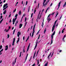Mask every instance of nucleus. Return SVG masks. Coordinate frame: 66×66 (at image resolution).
<instances>
[{"mask_svg":"<svg viewBox=\"0 0 66 66\" xmlns=\"http://www.w3.org/2000/svg\"><path fill=\"white\" fill-rule=\"evenodd\" d=\"M36 26V24H35V25L34 26L33 28V30H34V29H35V26Z\"/></svg>","mask_w":66,"mask_h":66,"instance_id":"obj_14","label":"nucleus"},{"mask_svg":"<svg viewBox=\"0 0 66 66\" xmlns=\"http://www.w3.org/2000/svg\"><path fill=\"white\" fill-rule=\"evenodd\" d=\"M61 1H60L59 3V4H58V9H57V10H59V8L60 7V4H61Z\"/></svg>","mask_w":66,"mask_h":66,"instance_id":"obj_6","label":"nucleus"},{"mask_svg":"<svg viewBox=\"0 0 66 66\" xmlns=\"http://www.w3.org/2000/svg\"><path fill=\"white\" fill-rule=\"evenodd\" d=\"M46 28H45L44 31V33L45 34V33H46Z\"/></svg>","mask_w":66,"mask_h":66,"instance_id":"obj_18","label":"nucleus"},{"mask_svg":"<svg viewBox=\"0 0 66 66\" xmlns=\"http://www.w3.org/2000/svg\"><path fill=\"white\" fill-rule=\"evenodd\" d=\"M23 1H22V4H23Z\"/></svg>","mask_w":66,"mask_h":66,"instance_id":"obj_51","label":"nucleus"},{"mask_svg":"<svg viewBox=\"0 0 66 66\" xmlns=\"http://www.w3.org/2000/svg\"><path fill=\"white\" fill-rule=\"evenodd\" d=\"M36 54V52H35L34 55H35Z\"/></svg>","mask_w":66,"mask_h":66,"instance_id":"obj_60","label":"nucleus"},{"mask_svg":"<svg viewBox=\"0 0 66 66\" xmlns=\"http://www.w3.org/2000/svg\"><path fill=\"white\" fill-rule=\"evenodd\" d=\"M53 36H52V35H51V37H52V40H53Z\"/></svg>","mask_w":66,"mask_h":66,"instance_id":"obj_32","label":"nucleus"},{"mask_svg":"<svg viewBox=\"0 0 66 66\" xmlns=\"http://www.w3.org/2000/svg\"><path fill=\"white\" fill-rule=\"evenodd\" d=\"M34 33H35V31L33 30V32L32 34L31 37H33V35H34Z\"/></svg>","mask_w":66,"mask_h":66,"instance_id":"obj_11","label":"nucleus"},{"mask_svg":"<svg viewBox=\"0 0 66 66\" xmlns=\"http://www.w3.org/2000/svg\"><path fill=\"white\" fill-rule=\"evenodd\" d=\"M49 1H50V0H48L47 2H46L45 4V2H44V1L43 3V6H45V5L46 6V5H47L48 3V2H49Z\"/></svg>","mask_w":66,"mask_h":66,"instance_id":"obj_1","label":"nucleus"},{"mask_svg":"<svg viewBox=\"0 0 66 66\" xmlns=\"http://www.w3.org/2000/svg\"><path fill=\"white\" fill-rule=\"evenodd\" d=\"M16 9H15L13 11V13H14V12H16Z\"/></svg>","mask_w":66,"mask_h":66,"instance_id":"obj_29","label":"nucleus"},{"mask_svg":"<svg viewBox=\"0 0 66 66\" xmlns=\"http://www.w3.org/2000/svg\"><path fill=\"white\" fill-rule=\"evenodd\" d=\"M17 16H18V14H16V15H15V18H16L17 19Z\"/></svg>","mask_w":66,"mask_h":66,"instance_id":"obj_19","label":"nucleus"},{"mask_svg":"<svg viewBox=\"0 0 66 66\" xmlns=\"http://www.w3.org/2000/svg\"><path fill=\"white\" fill-rule=\"evenodd\" d=\"M57 20H56L55 21V23H56V22H57Z\"/></svg>","mask_w":66,"mask_h":66,"instance_id":"obj_39","label":"nucleus"},{"mask_svg":"<svg viewBox=\"0 0 66 66\" xmlns=\"http://www.w3.org/2000/svg\"><path fill=\"white\" fill-rule=\"evenodd\" d=\"M39 3L38 4V7H39Z\"/></svg>","mask_w":66,"mask_h":66,"instance_id":"obj_45","label":"nucleus"},{"mask_svg":"<svg viewBox=\"0 0 66 66\" xmlns=\"http://www.w3.org/2000/svg\"><path fill=\"white\" fill-rule=\"evenodd\" d=\"M47 65H48V62H47V63H46L45 64L44 66H47Z\"/></svg>","mask_w":66,"mask_h":66,"instance_id":"obj_27","label":"nucleus"},{"mask_svg":"<svg viewBox=\"0 0 66 66\" xmlns=\"http://www.w3.org/2000/svg\"><path fill=\"white\" fill-rule=\"evenodd\" d=\"M33 13H32L31 15V18H32V16H33Z\"/></svg>","mask_w":66,"mask_h":66,"instance_id":"obj_34","label":"nucleus"},{"mask_svg":"<svg viewBox=\"0 0 66 66\" xmlns=\"http://www.w3.org/2000/svg\"><path fill=\"white\" fill-rule=\"evenodd\" d=\"M11 29V26H9V29H8V30H9Z\"/></svg>","mask_w":66,"mask_h":66,"instance_id":"obj_50","label":"nucleus"},{"mask_svg":"<svg viewBox=\"0 0 66 66\" xmlns=\"http://www.w3.org/2000/svg\"><path fill=\"white\" fill-rule=\"evenodd\" d=\"M48 9L49 10V9H50V8H49V7H48L46 10L48 11Z\"/></svg>","mask_w":66,"mask_h":66,"instance_id":"obj_49","label":"nucleus"},{"mask_svg":"<svg viewBox=\"0 0 66 66\" xmlns=\"http://www.w3.org/2000/svg\"><path fill=\"white\" fill-rule=\"evenodd\" d=\"M32 58V56H31V58L29 60V62H30V61H31V58Z\"/></svg>","mask_w":66,"mask_h":66,"instance_id":"obj_54","label":"nucleus"},{"mask_svg":"<svg viewBox=\"0 0 66 66\" xmlns=\"http://www.w3.org/2000/svg\"><path fill=\"white\" fill-rule=\"evenodd\" d=\"M19 14L20 15H21V11H19Z\"/></svg>","mask_w":66,"mask_h":66,"instance_id":"obj_21","label":"nucleus"},{"mask_svg":"<svg viewBox=\"0 0 66 66\" xmlns=\"http://www.w3.org/2000/svg\"><path fill=\"white\" fill-rule=\"evenodd\" d=\"M2 43H4V39L2 41Z\"/></svg>","mask_w":66,"mask_h":66,"instance_id":"obj_64","label":"nucleus"},{"mask_svg":"<svg viewBox=\"0 0 66 66\" xmlns=\"http://www.w3.org/2000/svg\"><path fill=\"white\" fill-rule=\"evenodd\" d=\"M39 31H40V30H39V31L36 34V35H37V34H38V33H39Z\"/></svg>","mask_w":66,"mask_h":66,"instance_id":"obj_30","label":"nucleus"},{"mask_svg":"<svg viewBox=\"0 0 66 66\" xmlns=\"http://www.w3.org/2000/svg\"><path fill=\"white\" fill-rule=\"evenodd\" d=\"M15 38H13V42L12 43V46H14V43H15Z\"/></svg>","mask_w":66,"mask_h":66,"instance_id":"obj_4","label":"nucleus"},{"mask_svg":"<svg viewBox=\"0 0 66 66\" xmlns=\"http://www.w3.org/2000/svg\"><path fill=\"white\" fill-rule=\"evenodd\" d=\"M62 51V50H60L59 52H61Z\"/></svg>","mask_w":66,"mask_h":66,"instance_id":"obj_62","label":"nucleus"},{"mask_svg":"<svg viewBox=\"0 0 66 66\" xmlns=\"http://www.w3.org/2000/svg\"><path fill=\"white\" fill-rule=\"evenodd\" d=\"M16 30V29H15L13 31V34H14V33H15V30Z\"/></svg>","mask_w":66,"mask_h":66,"instance_id":"obj_24","label":"nucleus"},{"mask_svg":"<svg viewBox=\"0 0 66 66\" xmlns=\"http://www.w3.org/2000/svg\"><path fill=\"white\" fill-rule=\"evenodd\" d=\"M23 52H24V53L25 52V51L24 49H23Z\"/></svg>","mask_w":66,"mask_h":66,"instance_id":"obj_42","label":"nucleus"},{"mask_svg":"<svg viewBox=\"0 0 66 66\" xmlns=\"http://www.w3.org/2000/svg\"><path fill=\"white\" fill-rule=\"evenodd\" d=\"M30 43L29 44V45L28 46V48H27V51H29V48H30Z\"/></svg>","mask_w":66,"mask_h":66,"instance_id":"obj_2","label":"nucleus"},{"mask_svg":"<svg viewBox=\"0 0 66 66\" xmlns=\"http://www.w3.org/2000/svg\"><path fill=\"white\" fill-rule=\"evenodd\" d=\"M28 54L27 55V56L26 57V59H25V61H24V62H26V60H27V57H28Z\"/></svg>","mask_w":66,"mask_h":66,"instance_id":"obj_13","label":"nucleus"},{"mask_svg":"<svg viewBox=\"0 0 66 66\" xmlns=\"http://www.w3.org/2000/svg\"><path fill=\"white\" fill-rule=\"evenodd\" d=\"M65 37H66V35H65L63 36V38H65Z\"/></svg>","mask_w":66,"mask_h":66,"instance_id":"obj_57","label":"nucleus"},{"mask_svg":"<svg viewBox=\"0 0 66 66\" xmlns=\"http://www.w3.org/2000/svg\"><path fill=\"white\" fill-rule=\"evenodd\" d=\"M16 18H15V19L13 18V20H12V22H15V20H16Z\"/></svg>","mask_w":66,"mask_h":66,"instance_id":"obj_10","label":"nucleus"},{"mask_svg":"<svg viewBox=\"0 0 66 66\" xmlns=\"http://www.w3.org/2000/svg\"><path fill=\"white\" fill-rule=\"evenodd\" d=\"M38 18H39V17L38 16L37 17V20L38 19Z\"/></svg>","mask_w":66,"mask_h":66,"instance_id":"obj_48","label":"nucleus"},{"mask_svg":"<svg viewBox=\"0 0 66 66\" xmlns=\"http://www.w3.org/2000/svg\"><path fill=\"white\" fill-rule=\"evenodd\" d=\"M30 7L29 6V9H28V12H29V10H30Z\"/></svg>","mask_w":66,"mask_h":66,"instance_id":"obj_43","label":"nucleus"},{"mask_svg":"<svg viewBox=\"0 0 66 66\" xmlns=\"http://www.w3.org/2000/svg\"><path fill=\"white\" fill-rule=\"evenodd\" d=\"M39 60H38V62H37V65H38L39 64Z\"/></svg>","mask_w":66,"mask_h":66,"instance_id":"obj_36","label":"nucleus"},{"mask_svg":"<svg viewBox=\"0 0 66 66\" xmlns=\"http://www.w3.org/2000/svg\"><path fill=\"white\" fill-rule=\"evenodd\" d=\"M22 24L20 23V24L19 26V28L20 29V28H21L22 27Z\"/></svg>","mask_w":66,"mask_h":66,"instance_id":"obj_9","label":"nucleus"},{"mask_svg":"<svg viewBox=\"0 0 66 66\" xmlns=\"http://www.w3.org/2000/svg\"><path fill=\"white\" fill-rule=\"evenodd\" d=\"M7 3H6V4H5L4 5V6H3V8H5L6 7V6H7Z\"/></svg>","mask_w":66,"mask_h":66,"instance_id":"obj_7","label":"nucleus"},{"mask_svg":"<svg viewBox=\"0 0 66 66\" xmlns=\"http://www.w3.org/2000/svg\"><path fill=\"white\" fill-rule=\"evenodd\" d=\"M3 17V16L2 15H1V19H2V18Z\"/></svg>","mask_w":66,"mask_h":66,"instance_id":"obj_44","label":"nucleus"},{"mask_svg":"<svg viewBox=\"0 0 66 66\" xmlns=\"http://www.w3.org/2000/svg\"><path fill=\"white\" fill-rule=\"evenodd\" d=\"M54 12L52 14H51V15H54Z\"/></svg>","mask_w":66,"mask_h":66,"instance_id":"obj_41","label":"nucleus"},{"mask_svg":"<svg viewBox=\"0 0 66 66\" xmlns=\"http://www.w3.org/2000/svg\"><path fill=\"white\" fill-rule=\"evenodd\" d=\"M20 34H21V32L20 31L18 32L17 34L18 37H19V35H20Z\"/></svg>","mask_w":66,"mask_h":66,"instance_id":"obj_3","label":"nucleus"},{"mask_svg":"<svg viewBox=\"0 0 66 66\" xmlns=\"http://www.w3.org/2000/svg\"><path fill=\"white\" fill-rule=\"evenodd\" d=\"M2 48V45H1V46H0V50H1Z\"/></svg>","mask_w":66,"mask_h":66,"instance_id":"obj_23","label":"nucleus"},{"mask_svg":"<svg viewBox=\"0 0 66 66\" xmlns=\"http://www.w3.org/2000/svg\"><path fill=\"white\" fill-rule=\"evenodd\" d=\"M12 22V21H11V19H10V21H9V22L10 23Z\"/></svg>","mask_w":66,"mask_h":66,"instance_id":"obj_47","label":"nucleus"},{"mask_svg":"<svg viewBox=\"0 0 66 66\" xmlns=\"http://www.w3.org/2000/svg\"><path fill=\"white\" fill-rule=\"evenodd\" d=\"M6 13V10H5L3 12V14H5Z\"/></svg>","mask_w":66,"mask_h":66,"instance_id":"obj_15","label":"nucleus"},{"mask_svg":"<svg viewBox=\"0 0 66 66\" xmlns=\"http://www.w3.org/2000/svg\"><path fill=\"white\" fill-rule=\"evenodd\" d=\"M55 31H54V32H53V34L52 35V36H53V35H54V34H55Z\"/></svg>","mask_w":66,"mask_h":66,"instance_id":"obj_17","label":"nucleus"},{"mask_svg":"<svg viewBox=\"0 0 66 66\" xmlns=\"http://www.w3.org/2000/svg\"><path fill=\"white\" fill-rule=\"evenodd\" d=\"M55 25H56V23H54V24L53 26H55Z\"/></svg>","mask_w":66,"mask_h":66,"instance_id":"obj_52","label":"nucleus"},{"mask_svg":"<svg viewBox=\"0 0 66 66\" xmlns=\"http://www.w3.org/2000/svg\"><path fill=\"white\" fill-rule=\"evenodd\" d=\"M38 42H36V45H37V44H38Z\"/></svg>","mask_w":66,"mask_h":66,"instance_id":"obj_55","label":"nucleus"},{"mask_svg":"<svg viewBox=\"0 0 66 66\" xmlns=\"http://www.w3.org/2000/svg\"><path fill=\"white\" fill-rule=\"evenodd\" d=\"M25 15H25V14H23V17H24V16H25Z\"/></svg>","mask_w":66,"mask_h":66,"instance_id":"obj_61","label":"nucleus"},{"mask_svg":"<svg viewBox=\"0 0 66 66\" xmlns=\"http://www.w3.org/2000/svg\"><path fill=\"white\" fill-rule=\"evenodd\" d=\"M29 36H28L27 39L26 40V42H27V41H28V40L29 39Z\"/></svg>","mask_w":66,"mask_h":66,"instance_id":"obj_26","label":"nucleus"},{"mask_svg":"<svg viewBox=\"0 0 66 66\" xmlns=\"http://www.w3.org/2000/svg\"><path fill=\"white\" fill-rule=\"evenodd\" d=\"M9 31V29H8L6 30V32H8V31Z\"/></svg>","mask_w":66,"mask_h":66,"instance_id":"obj_37","label":"nucleus"},{"mask_svg":"<svg viewBox=\"0 0 66 66\" xmlns=\"http://www.w3.org/2000/svg\"><path fill=\"white\" fill-rule=\"evenodd\" d=\"M19 38H18V41H17L16 43L17 44L19 42Z\"/></svg>","mask_w":66,"mask_h":66,"instance_id":"obj_22","label":"nucleus"},{"mask_svg":"<svg viewBox=\"0 0 66 66\" xmlns=\"http://www.w3.org/2000/svg\"><path fill=\"white\" fill-rule=\"evenodd\" d=\"M36 10H35V11H34V14H35V12H36Z\"/></svg>","mask_w":66,"mask_h":66,"instance_id":"obj_46","label":"nucleus"},{"mask_svg":"<svg viewBox=\"0 0 66 66\" xmlns=\"http://www.w3.org/2000/svg\"><path fill=\"white\" fill-rule=\"evenodd\" d=\"M27 22H26L25 23V26H24V27H26V25H27Z\"/></svg>","mask_w":66,"mask_h":66,"instance_id":"obj_35","label":"nucleus"},{"mask_svg":"<svg viewBox=\"0 0 66 66\" xmlns=\"http://www.w3.org/2000/svg\"><path fill=\"white\" fill-rule=\"evenodd\" d=\"M52 53V52H51V53H50V54L48 56V59H49L50 58H49V57L50 56V55H51V53Z\"/></svg>","mask_w":66,"mask_h":66,"instance_id":"obj_12","label":"nucleus"},{"mask_svg":"<svg viewBox=\"0 0 66 66\" xmlns=\"http://www.w3.org/2000/svg\"><path fill=\"white\" fill-rule=\"evenodd\" d=\"M44 19H43V22H42V27H43V26H44Z\"/></svg>","mask_w":66,"mask_h":66,"instance_id":"obj_16","label":"nucleus"},{"mask_svg":"<svg viewBox=\"0 0 66 66\" xmlns=\"http://www.w3.org/2000/svg\"><path fill=\"white\" fill-rule=\"evenodd\" d=\"M5 51H6V50H7L8 49V46L6 45V46L5 47Z\"/></svg>","mask_w":66,"mask_h":66,"instance_id":"obj_8","label":"nucleus"},{"mask_svg":"<svg viewBox=\"0 0 66 66\" xmlns=\"http://www.w3.org/2000/svg\"><path fill=\"white\" fill-rule=\"evenodd\" d=\"M3 19H2V20L0 21V23H1V22H2V21H3Z\"/></svg>","mask_w":66,"mask_h":66,"instance_id":"obj_25","label":"nucleus"},{"mask_svg":"<svg viewBox=\"0 0 66 66\" xmlns=\"http://www.w3.org/2000/svg\"><path fill=\"white\" fill-rule=\"evenodd\" d=\"M58 14H59V12H58L57 13V14H56V15L55 16V18H56V17H57V15H58Z\"/></svg>","mask_w":66,"mask_h":66,"instance_id":"obj_28","label":"nucleus"},{"mask_svg":"<svg viewBox=\"0 0 66 66\" xmlns=\"http://www.w3.org/2000/svg\"><path fill=\"white\" fill-rule=\"evenodd\" d=\"M51 15V14H50L48 16V17H49Z\"/></svg>","mask_w":66,"mask_h":66,"instance_id":"obj_53","label":"nucleus"},{"mask_svg":"<svg viewBox=\"0 0 66 66\" xmlns=\"http://www.w3.org/2000/svg\"><path fill=\"white\" fill-rule=\"evenodd\" d=\"M44 9H43L42 11V12H44Z\"/></svg>","mask_w":66,"mask_h":66,"instance_id":"obj_58","label":"nucleus"},{"mask_svg":"<svg viewBox=\"0 0 66 66\" xmlns=\"http://www.w3.org/2000/svg\"><path fill=\"white\" fill-rule=\"evenodd\" d=\"M35 64L34 63L32 66H35Z\"/></svg>","mask_w":66,"mask_h":66,"instance_id":"obj_40","label":"nucleus"},{"mask_svg":"<svg viewBox=\"0 0 66 66\" xmlns=\"http://www.w3.org/2000/svg\"><path fill=\"white\" fill-rule=\"evenodd\" d=\"M23 39L24 40V36L23 37Z\"/></svg>","mask_w":66,"mask_h":66,"instance_id":"obj_59","label":"nucleus"},{"mask_svg":"<svg viewBox=\"0 0 66 66\" xmlns=\"http://www.w3.org/2000/svg\"><path fill=\"white\" fill-rule=\"evenodd\" d=\"M17 58H16L15 59V60L14 61V64H13V65H15V64L16 63V59Z\"/></svg>","mask_w":66,"mask_h":66,"instance_id":"obj_20","label":"nucleus"},{"mask_svg":"<svg viewBox=\"0 0 66 66\" xmlns=\"http://www.w3.org/2000/svg\"><path fill=\"white\" fill-rule=\"evenodd\" d=\"M27 4H28V1H27L26 2V5H27Z\"/></svg>","mask_w":66,"mask_h":66,"instance_id":"obj_38","label":"nucleus"},{"mask_svg":"<svg viewBox=\"0 0 66 66\" xmlns=\"http://www.w3.org/2000/svg\"><path fill=\"white\" fill-rule=\"evenodd\" d=\"M51 44H52V43L53 42V40H52V39H51Z\"/></svg>","mask_w":66,"mask_h":66,"instance_id":"obj_31","label":"nucleus"},{"mask_svg":"<svg viewBox=\"0 0 66 66\" xmlns=\"http://www.w3.org/2000/svg\"><path fill=\"white\" fill-rule=\"evenodd\" d=\"M5 0H4V1H3V3H5Z\"/></svg>","mask_w":66,"mask_h":66,"instance_id":"obj_63","label":"nucleus"},{"mask_svg":"<svg viewBox=\"0 0 66 66\" xmlns=\"http://www.w3.org/2000/svg\"><path fill=\"white\" fill-rule=\"evenodd\" d=\"M9 37H10V35L9 34H8L7 35V38H9Z\"/></svg>","mask_w":66,"mask_h":66,"instance_id":"obj_33","label":"nucleus"},{"mask_svg":"<svg viewBox=\"0 0 66 66\" xmlns=\"http://www.w3.org/2000/svg\"><path fill=\"white\" fill-rule=\"evenodd\" d=\"M55 26L54 25H53V27L52 28V32H53V31H54V29L55 28Z\"/></svg>","mask_w":66,"mask_h":66,"instance_id":"obj_5","label":"nucleus"},{"mask_svg":"<svg viewBox=\"0 0 66 66\" xmlns=\"http://www.w3.org/2000/svg\"><path fill=\"white\" fill-rule=\"evenodd\" d=\"M37 45L36 44V45H35V47H36V48Z\"/></svg>","mask_w":66,"mask_h":66,"instance_id":"obj_56","label":"nucleus"}]
</instances>
